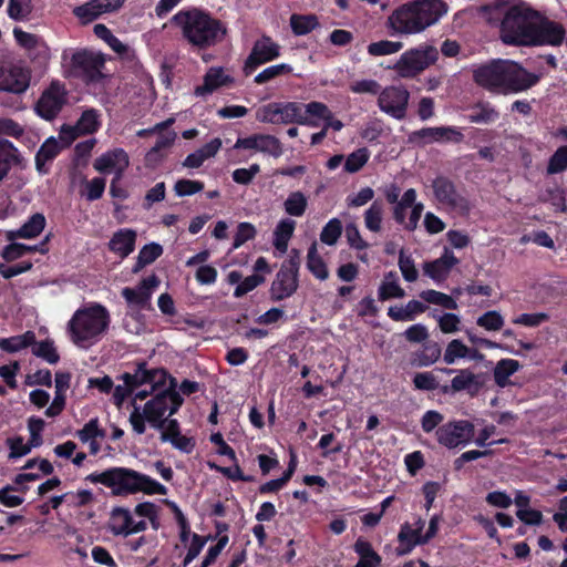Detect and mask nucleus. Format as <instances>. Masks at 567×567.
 I'll list each match as a JSON object with an SVG mask.
<instances>
[{
  "instance_id": "nucleus-1",
  "label": "nucleus",
  "mask_w": 567,
  "mask_h": 567,
  "mask_svg": "<svg viewBox=\"0 0 567 567\" xmlns=\"http://www.w3.org/2000/svg\"><path fill=\"white\" fill-rule=\"evenodd\" d=\"M35 236V214L31 215L29 221L17 231H10L8 238L12 240L11 244L6 246L2 250V257L7 261L16 260L23 257L28 252L33 251L34 246L24 245L16 241L18 238H32Z\"/></svg>"
},
{
  "instance_id": "nucleus-2",
  "label": "nucleus",
  "mask_w": 567,
  "mask_h": 567,
  "mask_svg": "<svg viewBox=\"0 0 567 567\" xmlns=\"http://www.w3.org/2000/svg\"><path fill=\"white\" fill-rule=\"evenodd\" d=\"M30 76L21 65L3 63L0 65V91L22 93L29 86Z\"/></svg>"
},
{
  "instance_id": "nucleus-3",
  "label": "nucleus",
  "mask_w": 567,
  "mask_h": 567,
  "mask_svg": "<svg viewBox=\"0 0 567 567\" xmlns=\"http://www.w3.org/2000/svg\"><path fill=\"white\" fill-rule=\"evenodd\" d=\"M28 427L30 431V441L24 442L20 436L8 439V445L10 447V458H19L28 454L31 450V444L35 441V416H30L28 420Z\"/></svg>"
},
{
  "instance_id": "nucleus-4",
  "label": "nucleus",
  "mask_w": 567,
  "mask_h": 567,
  "mask_svg": "<svg viewBox=\"0 0 567 567\" xmlns=\"http://www.w3.org/2000/svg\"><path fill=\"white\" fill-rule=\"evenodd\" d=\"M34 343L35 333L33 331H27L23 334L10 338H0V349L8 353L20 352L28 347H32Z\"/></svg>"
},
{
  "instance_id": "nucleus-5",
  "label": "nucleus",
  "mask_w": 567,
  "mask_h": 567,
  "mask_svg": "<svg viewBox=\"0 0 567 567\" xmlns=\"http://www.w3.org/2000/svg\"><path fill=\"white\" fill-rule=\"evenodd\" d=\"M19 161L17 148L8 140H0V179H2L9 171L11 163Z\"/></svg>"
},
{
  "instance_id": "nucleus-6",
  "label": "nucleus",
  "mask_w": 567,
  "mask_h": 567,
  "mask_svg": "<svg viewBox=\"0 0 567 567\" xmlns=\"http://www.w3.org/2000/svg\"><path fill=\"white\" fill-rule=\"evenodd\" d=\"M30 12V0H10L8 13L14 20H21Z\"/></svg>"
},
{
  "instance_id": "nucleus-7",
  "label": "nucleus",
  "mask_w": 567,
  "mask_h": 567,
  "mask_svg": "<svg viewBox=\"0 0 567 567\" xmlns=\"http://www.w3.org/2000/svg\"><path fill=\"white\" fill-rule=\"evenodd\" d=\"M33 266L31 260H24L16 265H0V274L4 278H12L16 277L29 269H31Z\"/></svg>"
},
{
  "instance_id": "nucleus-8",
  "label": "nucleus",
  "mask_w": 567,
  "mask_h": 567,
  "mask_svg": "<svg viewBox=\"0 0 567 567\" xmlns=\"http://www.w3.org/2000/svg\"><path fill=\"white\" fill-rule=\"evenodd\" d=\"M0 502L8 507H16L20 505L23 499L14 494L11 487H4L0 489Z\"/></svg>"
},
{
  "instance_id": "nucleus-9",
  "label": "nucleus",
  "mask_w": 567,
  "mask_h": 567,
  "mask_svg": "<svg viewBox=\"0 0 567 567\" xmlns=\"http://www.w3.org/2000/svg\"><path fill=\"white\" fill-rule=\"evenodd\" d=\"M19 370V363L14 362L12 364L0 367V377L6 381V383L10 388L16 386L14 377L17 371Z\"/></svg>"
},
{
  "instance_id": "nucleus-10",
  "label": "nucleus",
  "mask_w": 567,
  "mask_h": 567,
  "mask_svg": "<svg viewBox=\"0 0 567 567\" xmlns=\"http://www.w3.org/2000/svg\"><path fill=\"white\" fill-rule=\"evenodd\" d=\"M13 33L19 44L25 48H31L34 44V38L32 37V34L27 33L20 29H14Z\"/></svg>"
},
{
  "instance_id": "nucleus-11",
  "label": "nucleus",
  "mask_w": 567,
  "mask_h": 567,
  "mask_svg": "<svg viewBox=\"0 0 567 567\" xmlns=\"http://www.w3.org/2000/svg\"><path fill=\"white\" fill-rule=\"evenodd\" d=\"M0 131L10 135H19L21 133V128L11 120H1L0 121Z\"/></svg>"
},
{
  "instance_id": "nucleus-12",
  "label": "nucleus",
  "mask_w": 567,
  "mask_h": 567,
  "mask_svg": "<svg viewBox=\"0 0 567 567\" xmlns=\"http://www.w3.org/2000/svg\"><path fill=\"white\" fill-rule=\"evenodd\" d=\"M35 480V474L33 473H20L16 476L14 483L18 486H22L27 482H33Z\"/></svg>"
},
{
  "instance_id": "nucleus-13",
  "label": "nucleus",
  "mask_w": 567,
  "mask_h": 567,
  "mask_svg": "<svg viewBox=\"0 0 567 567\" xmlns=\"http://www.w3.org/2000/svg\"><path fill=\"white\" fill-rule=\"evenodd\" d=\"M20 557H21L20 555L0 554V563L1 561H4V563L14 561V560L19 559Z\"/></svg>"
},
{
  "instance_id": "nucleus-14",
  "label": "nucleus",
  "mask_w": 567,
  "mask_h": 567,
  "mask_svg": "<svg viewBox=\"0 0 567 567\" xmlns=\"http://www.w3.org/2000/svg\"><path fill=\"white\" fill-rule=\"evenodd\" d=\"M35 398H37L35 390H32L29 393V399H30L31 403L35 404Z\"/></svg>"
},
{
  "instance_id": "nucleus-15",
  "label": "nucleus",
  "mask_w": 567,
  "mask_h": 567,
  "mask_svg": "<svg viewBox=\"0 0 567 567\" xmlns=\"http://www.w3.org/2000/svg\"><path fill=\"white\" fill-rule=\"evenodd\" d=\"M34 463H35V460H34V458L29 460V461H28L27 466H28V467H31Z\"/></svg>"
},
{
  "instance_id": "nucleus-16",
  "label": "nucleus",
  "mask_w": 567,
  "mask_h": 567,
  "mask_svg": "<svg viewBox=\"0 0 567 567\" xmlns=\"http://www.w3.org/2000/svg\"><path fill=\"white\" fill-rule=\"evenodd\" d=\"M2 3H3V0H0V7L2 6Z\"/></svg>"
}]
</instances>
